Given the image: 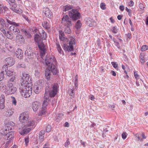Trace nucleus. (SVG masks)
I'll list each match as a JSON object with an SVG mask.
<instances>
[{"mask_svg":"<svg viewBox=\"0 0 148 148\" xmlns=\"http://www.w3.org/2000/svg\"><path fill=\"white\" fill-rule=\"evenodd\" d=\"M45 92L46 94L48 93L49 96L53 97L57 94L59 85L56 83H53L50 81L47 82L46 84Z\"/></svg>","mask_w":148,"mask_h":148,"instance_id":"obj_1","label":"nucleus"},{"mask_svg":"<svg viewBox=\"0 0 148 148\" xmlns=\"http://www.w3.org/2000/svg\"><path fill=\"white\" fill-rule=\"evenodd\" d=\"M32 88L30 87L25 84H21L20 86L19 90L21 95L25 98L29 97L32 93Z\"/></svg>","mask_w":148,"mask_h":148,"instance_id":"obj_2","label":"nucleus"},{"mask_svg":"<svg viewBox=\"0 0 148 148\" xmlns=\"http://www.w3.org/2000/svg\"><path fill=\"white\" fill-rule=\"evenodd\" d=\"M34 39L37 43L39 48L40 50V56L43 58V56L45 54L46 49L45 48L44 44L41 42L40 37L38 34H36L34 36Z\"/></svg>","mask_w":148,"mask_h":148,"instance_id":"obj_3","label":"nucleus"},{"mask_svg":"<svg viewBox=\"0 0 148 148\" xmlns=\"http://www.w3.org/2000/svg\"><path fill=\"white\" fill-rule=\"evenodd\" d=\"M19 26L16 25H11L9 27L10 32L9 31H7L6 37L8 38L12 39L13 37V35H16L20 34V31L18 27Z\"/></svg>","mask_w":148,"mask_h":148,"instance_id":"obj_4","label":"nucleus"},{"mask_svg":"<svg viewBox=\"0 0 148 148\" xmlns=\"http://www.w3.org/2000/svg\"><path fill=\"white\" fill-rule=\"evenodd\" d=\"M3 90L5 94L9 95L15 93L17 90V88L14 85L7 84Z\"/></svg>","mask_w":148,"mask_h":148,"instance_id":"obj_5","label":"nucleus"},{"mask_svg":"<svg viewBox=\"0 0 148 148\" xmlns=\"http://www.w3.org/2000/svg\"><path fill=\"white\" fill-rule=\"evenodd\" d=\"M69 15L73 20H76L80 18V14L78 12L77 10L75 9H72L69 11Z\"/></svg>","mask_w":148,"mask_h":148,"instance_id":"obj_6","label":"nucleus"},{"mask_svg":"<svg viewBox=\"0 0 148 148\" xmlns=\"http://www.w3.org/2000/svg\"><path fill=\"white\" fill-rule=\"evenodd\" d=\"M46 65L48 67H50L51 65L56 64V58L53 56H51L47 57L45 60Z\"/></svg>","mask_w":148,"mask_h":148,"instance_id":"obj_7","label":"nucleus"},{"mask_svg":"<svg viewBox=\"0 0 148 148\" xmlns=\"http://www.w3.org/2000/svg\"><path fill=\"white\" fill-rule=\"evenodd\" d=\"M29 118V116L27 112H24L22 113L19 118L20 121L22 123L27 122Z\"/></svg>","mask_w":148,"mask_h":148,"instance_id":"obj_8","label":"nucleus"},{"mask_svg":"<svg viewBox=\"0 0 148 148\" xmlns=\"http://www.w3.org/2000/svg\"><path fill=\"white\" fill-rule=\"evenodd\" d=\"M62 22L63 25H71V22L70 20V19L68 15L64 16L62 18Z\"/></svg>","mask_w":148,"mask_h":148,"instance_id":"obj_9","label":"nucleus"},{"mask_svg":"<svg viewBox=\"0 0 148 148\" xmlns=\"http://www.w3.org/2000/svg\"><path fill=\"white\" fill-rule=\"evenodd\" d=\"M32 128L33 127H28L26 126V127H23L19 131V132L21 135H24L28 133Z\"/></svg>","mask_w":148,"mask_h":148,"instance_id":"obj_10","label":"nucleus"},{"mask_svg":"<svg viewBox=\"0 0 148 148\" xmlns=\"http://www.w3.org/2000/svg\"><path fill=\"white\" fill-rule=\"evenodd\" d=\"M49 97L47 94L45 93V95L44 97V100L43 101L42 104V106L43 107L46 108V106L49 104V102L50 101V99H49Z\"/></svg>","mask_w":148,"mask_h":148,"instance_id":"obj_11","label":"nucleus"},{"mask_svg":"<svg viewBox=\"0 0 148 148\" xmlns=\"http://www.w3.org/2000/svg\"><path fill=\"white\" fill-rule=\"evenodd\" d=\"M46 16L49 18L51 19L52 17V13L48 8H45L43 10Z\"/></svg>","mask_w":148,"mask_h":148,"instance_id":"obj_12","label":"nucleus"},{"mask_svg":"<svg viewBox=\"0 0 148 148\" xmlns=\"http://www.w3.org/2000/svg\"><path fill=\"white\" fill-rule=\"evenodd\" d=\"M63 49L65 51H67L69 52L73 50V45L70 46L66 44H64Z\"/></svg>","mask_w":148,"mask_h":148,"instance_id":"obj_13","label":"nucleus"},{"mask_svg":"<svg viewBox=\"0 0 148 148\" xmlns=\"http://www.w3.org/2000/svg\"><path fill=\"white\" fill-rule=\"evenodd\" d=\"M9 4L11 6V7L10 8V9L12 11L18 13L19 11V10L18 8H16L17 5L16 4L14 3H10Z\"/></svg>","mask_w":148,"mask_h":148,"instance_id":"obj_14","label":"nucleus"},{"mask_svg":"<svg viewBox=\"0 0 148 148\" xmlns=\"http://www.w3.org/2000/svg\"><path fill=\"white\" fill-rule=\"evenodd\" d=\"M49 67V69H51V72L52 73L53 75H56L57 74L58 72V70L55 66V64H52L51 66Z\"/></svg>","mask_w":148,"mask_h":148,"instance_id":"obj_15","label":"nucleus"},{"mask_svg":"<svg viewBox=\"0 0 148 148\" xmlns=\"http://www.w3.org/2000/svg\"><path fill=\"white\" fill-rule=\"evenodd\" d=\"M6 63L10 66H12L14 63L15 61L14 59L11 58H7L5 60Z\"/></svg>","mask_w":148,"mask_h":148,"instance_id":"obj_16","label":"nucleus"},{"mask_svg":"<svg viewBox=\"0 0 148 148\" xmlns=\"http://www.w3.org/2000/svg\"><path fill=\"white\" fill-rule=\"evenodd\" d=\"M51 73L50 69H46L45 71V76L48 82L50 81H49V80L50 78L51 77Z\"/></svg>","mask_w":148,"mask_h":148,"instance_id":"obj_17","label":"nucleus"},{"mask_svg":"<svg viewBox=\"0 0 148 148\" xmlns=\"http://www.w3.org/2000/svg\"><path fill=\"white\" fill-rule=\"evenodd\" d=\"M40 104L37 101L34 102L32 104V108L33 110L36 111L39 107Z\"/></svg>","mask_w":148,"mask_h":148,"instance_id":"obj_18","label":"nucleus"},{"mask_svg":"<svg viewBox=\"0 0 148 148\" xmlns=\"http://www.w3.org/2000/svg\"><path fill=\"white\" fill-rule=\"evenodd\" d=\"M64 25V32L66 34H69L71 32V30L70 27L72 26V25Z\"/></svg>","mask_w":148,"mask_h":148,"instance_id":"obj_19","label":"nucleus"},{"mask_svg":"<svg viewBox=\"0 0 148 148\" xmlns=\"http://www.w3.org/2000/svg\"><path fill=\"white\" fill-rule=\"evenodd\" d=\"M23 52L22 50L20 49H17L16 51V56L18 58H21L23 56Z\"/></svg>","mask_w":148,"mask_h":148,"instance_id":"obj_20","label":"nucleus"},{"mask_svg":"<svg viewBox=\"0 0 148 148\" xmlns=\"http://www.w3.org/2000/svg\"><path fill=\"white\" fill-rule=\"evenodd\" d=\"M7 27L5 24H0V30L6 36L7 32H6Z\"/></svg>","mask_w":148,"mask_h":148,"instance_id":"obj_21","label":"nucleus"},{"mask_svg":"<svg viewBox=\"0 0 148 148\" xmlns=\"http://www.w3.org/2000/svg\"><path fill=\"white\" fill-rule=\"evenodd\" d=\"M7 22L10 24L13 25H16V26H19V23H16L15 22L14 20L11 19L10 18H8L7 19Z\"/></svg>","mask_w":148,"mask_h":148,"instance_id":"obj_22","label":"nucleus"},{"mask_svg":"<svg viewBox=\"0 0 148 148\" xmlns=\"http://www.w3.org/2000/svg\"><path fill=\"white\" fill-rule=\"evenodd\" d=\"M15 75L12 76V77L9 79L8 82V84H12L14 85L15 83Z\"/></svg>","mask_w":148,"mask_h":148,"instance_id":"obj_23","label":"nucleus"},{"mask_svg":"<svg viewBox=\"0 0 148 148\" xmlns=\"http://www.w3.org/2000/svg\"><path fill=\"white\" fill-rule=\"evenodd\" d=\"M16 39L19 40L20 42L22 43L24 42L25 40L23 36L20 34H18L16 35Z\"/></svg>","mask_w":148,"mask_h":148,"instance_id":"obj_24","label":"nucleus"},{"mask_svg":"<svg viewBox=\"0 0 148 148\" xmlns=\"http://www.w3.org/2000/svg\"><path fill=\"white\" fill-rule=\"evenodd\" d=\"M31 80V79L29 78V75L26 77L25 79L23 81V82L21 83V84H28L30 82Z\"/></svg>","mask_w":148,"mask_h":148,"instance_id":"obj_25","label":"nucleus"},{"mask_svg":"<svg viewBox=\"0 0 148 148\" xmlns=\"http://www.w3.org/2000/svg\"><path fill=\"white\" fill-rule=\"evenodd\" d=\"M9 69L8 68V66L6 65H4L2 68V71L1 73H2L4 76V73H6Z\"/></svg>","mask_w":148,"mask_h":148,"instance_id":"obj_26","label":"nucleus"},{"mask_svg":"<svg viewBox=\"0 0 148 148\" xmlns=\"http://www.w3.org/2000/svg\"><path fill=\"white\" fill-rule=\"evenodd\" d=\"M26 123V126L27 127L30 126H33L35 124V122L33 121L30 120L29 119Z\"/></svg>","mask_w":148,"mask_h":148,"instance_id":"obj_27","label":"nucleus"},{"mask_svg":"<svg viewBox=\"0 0 148 148\" xmlns=\"http://www.w3.org/2000/svg\"><path fill=\"white\" fill-rule=\"evenodd\" d=\"M59 38L61 40H63L64 39V32L61 30H59Z\"/></svg>","mask_w":148,"mask_h":148,"instance_id":"obj_28","label":"nucleus"},{"mask_svg":"<svg viewBox=\"0 0 148 148\" xmlns=\"http://www.w3.org/2000/svg\"><path fill=\"white\" fill-rule=\"evenodd\" d=\"M87 24L88 26L92 27L95 25V23L94 21L90 18V19L87 22Z\"/></svg>","mask_w":148,"mask_h":148,"instance_id":"obj_29","label":"nucleus"},{"mask_svg":"<svg viewBox=\"0 0 148 148\" xmlns=\"http://www.w3.org/2000/svg\"><path fill=\"white\" fill-rule=\"evenodd\" d=\"M42 25L43 27L45 28L47 30H49L50 27V25L47 22L45 21L44 23L42 24Z\"/></svg>","mask_w":148,"mask_h":148,"instance_id":"obj_30","label":"nucleus"},{"mask_svg":"<svg viewBox=\"0 0 148 148\" xmlns=\"http://www.w3.org/2000/svg\"><path fill=\"white\" fill-rule=\"evenodd\" d=\"M73 8V6L70 5H66L64 7L63 11L66 12L72 9Z\"/></svg>","mask_w":148,"mask_h":148,"instance_id":"obj_31","label":"nucleus"},{"mask_svg":"<svg viewBox=\"0 0 148 148\" xmlns=\"http://www.w3.org/2000/svg\"><path fill=\"white\" fill-rule=\"evenodd\" d=\"M3 132H4L3 134H5L6 137H8V136H9L10 135H12V136H14V133L13 132H12L7 133L8 130L7 129H3Z\"/></svg>","mask_w":148,"mask_h":148,"instance_id":"obj_32","label":"nucleus"},{"mask_svg":"<svg viewBox=\"0 0 148 148\" xmlns=\"http://www.w3.org/2000/svg\"><path fill=\"white\" fill-rule=\"evenodd\" d=\"M46 108L43 107L41 111L39 112L38 115L42 116L45 114Z\"/></svg>","mask_w":148,"mask_h":148,"instance_id":"obj_33","label":"nucleus"},{"mask_svg":"<svg viewBox=\"0 0 148 148\" xmlns=\"http://www.w3.org/2000/svg\"><path fill=\"white\" fill-rule=\"evenodd\" d=\"M8 77H10L15 75L14 73L10 69H9L6 73Z\"/></svg>","mask_w":148,"mask_h":148,"instance_id":"obj_34","label":"nucleus"},{"mask_svg":"<svg viewBox=\"0 0 148 148\" xmlns=\"http://www.w3.org/2000/svg\"><path fill=\"white\" fill-rule=\"evenodd\" d=\"M40 87L38 86H35L34 89V91L36 94H38L39 93Z\"/></svg>","mask_w":148,"mask_h":148,"instance_id":"obj_35","label":"nucleus"},{"mask_svg":"<svg viewBox=\"0 0 148 148\" xmlns=\"http://www.w3.org/2000/svg\"><path fill=\"white\" fill-rule=\"evenodd\" d=\"M35 54L34 52H32V53L31 54V55H29V56H27V58L29 60H32L35 57Z\"/></svg>","mask_w":148,"mask_h":148,"instance_id":"obj_36","label":"nucleus"},{"mask_svg":"<svg viewBox=\"0 0 148 148\" xmlns=\"http://www.w3.org/2000/svg\"><path fill=\"white\" fill-rule=\"evenodd\" d=\"M13 140L12 139L9 140L5 144L4 148H8L10 144L12 143Z\"/></svg>","mask_w":148,"mask_h":148,"instance_id":"obj_37","label":"nucleus"},{"mask_svg":"<svg viewBox=\"0 0 148 148\" xmlns=\"http://www.w3.org/2000/svg\"><path fill=\"white\" fill-rule=\"evenodd\" d=\"M42 34L41 35L42 37V40H45L47 38L46 33L43 30H42Z\"/></svg>","mask_w":148,"mask_h":148,"instance_id":"obj_38","label":"nucleus"},{"mask_svg":"<svg viewBox=\"0 0 148 148\" xmlns=\"http://www.w3.org/2000/svg\"><path fill=\"white\" fill-rule=\"evenodd\" d=\"M134 136L136 137V140L137 141H139L140 140V141H143V139L142 138H140V135L138 134L137 133Z\"/></svg>","mask_w":148,"mask_h":148,"instance_id":"obj_39","label":"nucleus"},{"mask_svg":"<svg viewBox=\"0 0 148 148\" xmlns=\"http://www.w3.org/2000/svg\"><path fill=\"white\" fill-rule=\"evenodd\" d=\"M82 24L80 20H78L76 24L75 27L77 29H79L81 28Z\"/></svg>","mask_w":148,"mask_h":148,"instance_id":"obj_40","label":"nucleus"},{"mask_svg":"<svg viewBox=\"0 0 148 148\" xmlns=\"http://www.w3.org/2000/svg\"><path fill=\"white\" fill-rule=\"evenodd\" d=\"M32 51L31 49H27L25 51V53L27 56H29V55H31V54L32 53Z\"/></svg>","mask_w":148,"mask_h":148,"instance_id":"obj_41","label":"nucleus"},{"mask_svg":"<svg viewBox=\"0 0 148 148\" xmlns=\"http://www.w3.org/2000/svg\"><path fill=\"white\" fill-rule=\"evenodd\" d=\"M5 97L4 95H1L0 97V102L5 103Z\"/></svg>","mask_w":148,"mask_h":148,"instance_id":"obj_42","label":"nucleus"},{"mask_svg":"<svg viewBox=\"0 0 148 148\" xmlns=\"http://www.w3.org/2000/svg\"><path fill=\"white\" fill-rule=\"evenodd\" d=\"M148 49V47L147 45H143L141 49V51H143L147 50Z\"/></svg>","mask_w":148,"mask_h":148,"instance_id":"obj_43","label":"nucleus"},{"mask_svg":"<svg viewBox=\"0 0 148 148\" xmlns=\"http://www.w3.org/2000/svg\"><path fill=\"white\" fill-rule=\"evenodd\" d=\"M111 64L114 68L116 69H118V65L116 64V62H111Z\"/></svg>","mask_w":148,"mask_h":148,"instance_id":"obj_44","label":"nucleus"},{"mask_svg":"<svg viewBox=\"0 0 148 148\" xmlns=\"http://www.w3.org/2000/svg\"><path fill=\"white\" fill-rule=\"evenodd\" d=\"M74 90V89L73 88L72 89H70L69 90L68 93L71 96H73L74 95V92L73 91Z\"/></svg>","mask_w":148,"mask_h":148,"instance_id":"obj_45","label":"nucleus"},{"mask_svg":"<svg viewBox=\"0 0 148 148\" xmlns=\"http://www.w3.org/2000/svg\"><path fill=\"white\" fill-rule=\"evenodd\" d=\"M106 4L104 3H101L100 4V7L102 10H104L106 9Z\"/></svg>","mask_w":148,"mask_h":148,"instance_id":"obj_46","label":"nucleus"},{"mask_svg":"<svg viewBox=\"0 0 148 148\" xmlns=\"http://www.w3.org/2000/svg\"><path fill=\"white\" fill-rule=\"evenodd\" d=\"M51 130V127L49 125H48L47 126L46 128V131L47 132H49Z\"/></svg>","mask_w":148,"mask_h":148,"instance_id":"obj_47","label":"nucleus"},{"mask_svg":"<svg viewBox=\"0 0 148 148\" xmlns=\"http://www.w3.org/2000/svg\"><path fill=\"white\" fill-rule=\"evenodd\" d=\"M7 112L8 113L7 114L9 115V116H11L12 115L13 113V111L11 110H8L7 111Z\"/></svg>","mask_w":148,"mask_h":148,"instance_id":"obj_48","label":"nucleus"},{"mask_svg":"<svg viewBox=\"0 0 148 148\" xmlns=\"http://www.w3.org/2000/svg\"><path fill=\"white\" fill-rule=\"evenodd\" d=\"M28 75L29 74H27L25 73L22 74V75L21 77H22V79H23V81H24V80L25 79L26 77H27Z\"/></svg>","mask_w":148,"mask_h":148,"instance_id":"obj_49","label":"nucleus"},{"mask_svg":"<svg viewBox=\"0 0 148 148\" xmlns=\"http://www.w3.org/2000/svg\"><path fill=\"white\" fill-rule=\"evenodd\" d=\"M4 103L0 102V109L2 110L4 108Z\"/></svg>","mask_w":148,"mask_h":148,"instance_id":"obj_50","label":"nucleus"},{"mask_svg":"<svg viewBox=\"0 0 148 148\" xmlns=\"http://www.w3.org/2000/svg\"><path fill=\"white\" fill-rule=\"evenodd\" d=\"M113 33H116L117 32V29L116 27L114 26L113 27V30L112 31Z\"/></svg>","mask_w":148,"mask_h":148,"instance_id":"obj_51","label":"nucleus"},{"mask_svg":"<svg viewBox=\"0 0 148 148\" xmlns=\"http://www.w3.org/2000/svg\"><path fill=\"white\" fill-rule=\"evenodd\" d=\"M29 139V138L28 137L25 138V144L26 146H27L28 144Z\"/></svg>","mask_w":148,"mask_h":148,"instance_id":"obj_52","label":"nucleus"},{"mask_svg":"<svg viewBox=\"0 0 148 148\" xmlns=\"http://www.w3.org/2000/svg\"><path fill=\"white\" fill-rule=\"evenodd\" d=\"M123 139H125L127 138L126 133L124 132L121 135Z\"/></svg>","mask_w":148,"mask_h":148,"instance_id":"obj_53","label":"nucleus"},{"mask_svg":"<svg viewBox=\"0 0 148 148\" xmlns=\"http://www.w3.org/2000/svg\"><path fill=\"white\" fill-rule=\"evenodd\" d=\"M0 24H5V20L2 18H0Z\"/></svg>","mask_w":148,"mask_h":148,"instance_id":"obj_54","label":"nucleus"},{"mask_svg":"<svg viewBox=\"0 0 148 148\" xmlns=\"http://www.w3.org/2000/svg\"><path fill=\"white\" fill-rule=\"evenodd\" d=\"M22 16L28 23H29L30 22V21L28 18V17L27 16L25 15H23Z\"/></svg>","mask_w":148,"mask_h":148,"instance_id":"obj_55","label":"nucleus"},{"mask_svg":"<svg viewBox=\"0 0 148 148\" xmlns=\"http://www.w3.org/2000/svg\"><path fill=\"white\" fill-rule=\"evenodd\" d=\"M26 36L28 38H30L32 36L29 32L28 31L27 33L25 34Z\"/></svg>","mask_w":148,"mask_h":148,"instance_id":"obj_56","label":"nucleus"},{"mask_svg":"<svg viewBox=\"0 0 148 148\" xmlns=\"http://www.w3.org/2000/svg\"><path fill=\"white\" fill-rule=\"evenodd\" d=\"M12 102L13 104H14L15 106L16 105V99L14 97H13V99L12 100Z\"/></svg>","mask_w":148,"mask_h":148,"instance_id":"obj_57","label":"nucleus"},{"mask_svg":"<svg viewBox=\"0 0 148 148\" xmlns=\"http://www.w3.org/2000/svg\"><path fill=\"white\" fill-rule=\"evenodd\" d=\"M70 142L69 141V138H68L66 141L65 143V147H67L68 145L70 144Z\"/></svg>","mask_w":148,"mask_h":148,"instance_id":"obj_58","label":"nucleus"},{"mask_svg":"<svg viewBox=\"0 0 148 148\" xmlns=\"http://www.w3.org/2000/svg\"><path fill=\"white\" fill-rule=\"evenodd\" d=\"M5 86V85L3 83H0V90L3 88Z\"/></svg>","mask_w":148,"mask_h":148,"instance_id":"obj_59","label":"nucleus"},{"mask_svg":"<svg viewBox=\"0 0 148 148\" xmlns=\"http://www.w3.org/2000/svg\"><path fill=\"white\" fill-rule=\"evenodd\" d=\"M3 74L2 73H0V81L3 80L4 78Z\"/></svg>","mask_w":148,"mask_h":148,"instance_id":"obj_60","label":"nucleus"},{"mask_svg":"<svg viewBox=\"0 0 148 148\" xmlns=\"http://www.w3.org/2000/svg\"><path fill=\"white\" fill-rule=\"evenodd\" d=\"M7 137V140H12V138H13L14 136H12V135H10L9 136H8Z\"/></svg>","mask_w":148,"mask_h":148,"instance_id":"obj_61","label":"nucleus"},{"mask_svg":"<svg viewBox=\"0 0 148 148\" xmlns=\"http://www.w3.org/2000/svg\"><path fill=\"white\" fill-rule=\"evenodd\" d=\"M39 138L41 141H42L44 139V136L43 135H39Z\"/></svg>","mask_w":148,"mask_h":148,"instance_id":"obj_62","label":"nucleus"},{"mask_svg":"<svg viewBox=\"0 0 148 148\" xmlns=\"http://www.w3.org/2000/svg\"><path fill=\"white\" fill-rule=\"evenodd\" d=\"M35 75L36 76H37L38 77L40 76V73L38 71H35Z\"/></svg>","mask_w":148,"mask_h":148,"instance_id":"obj_63","label":"nucleus"},{"mask_svg":"<svg viewBox=\"0 0 148 148\" xmlns=\"http://www.w3.org/2000/svg\"><path fill=\"white\" fill-rule=\"evenodd\" d=\"M134 3L132 0H130V1L129 3V5L130 6H132L134 5Z\"/></svg>","mask_w":148,"mask_h":148,"instance_id":"obj_64","label":"nucleus"}]
</instances>
